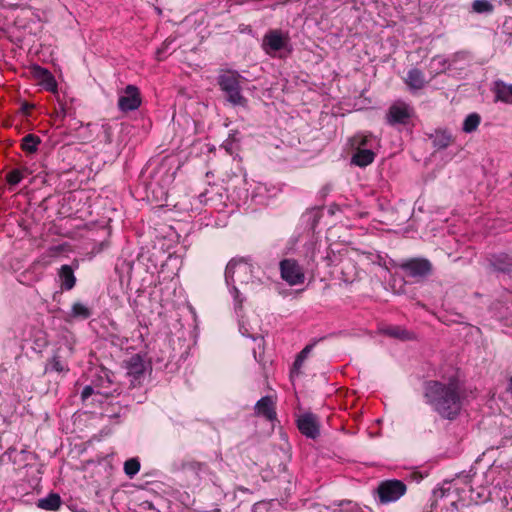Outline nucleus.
Listing matches in <instances>:
<instances>
[{"mask_svg":"<svg viewBox=\"0 0 512 512\" xmlns=\"http://www.w3.org/2000/svg\"><path fill=\"white\" fill-rule=\"evenodd\" d=\"M407 491L406 484L397 479L384 480L377 488L379 501L388 504L399 500Z\"/></svg>","mask_w":512,"mask_h":512,"instance_id":"nucleus-4","label":"nucleus"},{"mask_svg":"<svg viewBox=\"0 0 512 512\" xmlns=\"http://www.w3.org/2000/svg\"><path fill=\"white\" fill-rule=\"evenodd\" d=\"M97 393L96 387L91 383V385H87L83 388L81 393V398L83 401L87 400L91 395Z\"/></svg>","mask_w":512,"mask_h":512,"instance_id":"nucleus-32","label":"nucleus"},{"mask_svg":"<svg viewBox=\"0 0 512 512\" xmlns=\"http://www.w3.org/2000/svg\"><path fill=\"white\" fill-rule=\"evenodd\" d=\"M300 432L308 438L315 439L319 435V422L312 413H306L297 420Z\"/></svg>","mask_w":512,"mask_h":512,"instance_id":"nucleus-12","label":"nucleus"},{"mask_svg":"<svg viewBox=\"0 0 512 512\" xmlns=\"http://www.w3.org/2000/svg\"><path fill=\"white\" fill-rule=\"evenodd\" d=\"M378 145V139L371 133H358L352 138V146L355 148L373 149Z\"/></svg>","mask_w":512,"mask_h":512,"instance_id":"nucleus-16","label":"nucleus"},{"mask_svg":"<svg viewBox=\"0 0 512 512\" xmlns=\"http://www.w3.org/2000/svg\"><path fill=\"white\" fill-rule=\"evenodd\" d=\"M33 107V105H30L28 103H24L21 107L22 111L24 113H28V111Z\"/></svg>","mask_w":512,"mask_h":512,"instance_id":"nucleus-37","label":"nucleus"},{"mask_svg":"<svg viewBox=\"0 0 512 512\" xmlns=\"http://www.w3.org/2000/svg\"><path fill=\"white\" fill-rule=\"evenodd\" d=\"M405 83L411 90H420L427 83L424 73L417 69H410L405 78Z\"/></svg>","mask_w":512,"mask_h":512,"instance_id":"nucleus-14","label":"nucleus"},{"mask_svg":"<svg viewBox=\"0 0 512 512\" xmlns=\"http://www.w3.org/2000/svg\"><path fill=\"white\" fill-rule=\"evenodd\" d=\"M449 68L448 60L440 55L433 57L429 63V73L431 78L445 72Z\"/></svg>","mask_w":512,"mask_h":512,"instance_id":"nucleus-19","label":"nucleus"},{"mask_svg":"<svg viewBox=\"0 0 512 512\" xmlns=\"http://www.w3.org/2000/svg\"><path fill=\"white\" fill-rule=\"evenodd\" d=\"M41 139L34 134H27L21 140V148L28 154H34L38 150Z\"/></svg>","mask_w":512,"mask_h":512,"instance_id":"nucleus-23","label":"nucleus"},{"mask_svg":"<svg viewBox=\"0 0 512 512\" xmlns=\"http://www.w3.org/2000/svg\"><path fill=\"white\" fill-rule=\"evenodd\" d=\"M18 170H22V176L24 177L25 175H29L32 173V171L28 168V167H22V168H19Z\"/></svg>","mask_w":512,"mask_h":512,"instance_id":"nucleus-38","label":"nucleus"},{"mask_svg":"<svg viewBox=\"0 0 512 512\" xmlns=\"http://www.w3.org/2000/svg\"><path fill=\"white\" fill-rule=\"evenodd\" d=\"M496 100L512 104V84L507 85L502 81L495 83Z\"/></svg>","mask_w":512,"mask_h":512,"instance_id":"nucleus-20","label":"nucleus"},{"mask_svg":"<svg viewBox=\"0 0 512 512\" xmlns=\"http://www.w3.org/2000/svg\"><path fill=\"white\" fill-rule=\"evenodd\" d=\"M490 265L496 271L510 272L512 270V258L507 254L493 255L490 259Z\"/></svg>","mask_w":512,"mask_h":512,"instance_id":"nucleus-18","label":"nucleus"},{"mask_svg":"<svg viewBox=\"0 0 512 512\" xmlns=\"http://www.w3.org/2000/svg\"><path fill=\"white\" fill-rule=\"evenodd\" d=\"M426 401L442 418L453 420L462 409L464 392L460 381L451 377L445 381H429L425 385Z\"/></svg>","mask_w":512,"mask_h":512,"instance_id":"nucleus-1","label":"nucleus"},{"mask_svg":"<svg viewBox=\"0 0 512 512\" xmlns=\"http://www.w3.org/2000/svg\"><path fill=\"white\" fill-rule=\"evenodd\" d=\"M281 277L290 286L303 284L305 273L303 268L294 259H284L280 262Z\"/></svg>","mask_w":512,"mask_h":512,"instance_id":"nucleus-8","label":"nucleus"},{"mask_svg":"<svg viewBox=\"0 0 512 512\" xmlns=\"http://www.w3.org/2000/svg\"><path fill=\"white\" fill-rule=\"evenodd\" d=\"M375 153L371 149L356 148L352 157V163L359 167H366L374 161Z\"/></svg>","mask_w":512,"mask_h":512,"instance_id":"nucleus-17","label":"nucleus"},{"mask_svg":"<svg viewBox=\"0 0 512 512\" xmlns=\"http://www.w3.org/2000/svg\"><path fill=\"white\" fill-rule=\"evenodd\" d=\"M311 346H306L300 353L299 355L297 356L298 358H301L302 360L305 361V359L307 358L310 350H311Z\"/></svg>","mask_w":512,"mask_h":512,"instance_id":"nucleus-35","label":"nucleus"},{"mask_svg":"<svg viewBox=\"0 0 512 512\" xmlns=\"http://www.w3.org/2000/svg\"><path fill=\"white\" fill-rule=\"evenodd\" d=\"M34 70H35V74L38 77L42 78L47 90L53 91L56 89V86H57L56 81L53 78L52 74L47 69L37 66V67H35Z\"/></svg>","mask_w":512,"mask_h":512,"instance_id":"nucleus-24","label":"nucleus"},{"mask_svg":"<svg viewBox=\"0 0 512 512\" xmlns=\"http://www.w3.org/2000/svg\"><path fill=\"white\" fill-rule=\"evenodd\" d=\"M240 79L242 76L232 70L224 71L218 76L221 90L225 92L227 100L235 106H245L247 103L246 98L241 94Z\"/></svg>","mask_w":512,"mask_h":512,"instance_id":"nucleus-3","label":"nucleus"},{"mask_svg":"<svg viewBox=\"0 0 512 512\" xmlns=\"http://www.w3.org/2000/svg\"><path fill=\"white\" fill-rule=\"evenodd\" d=\"M399 267L406 276L417 281L426 278L432 272V264L426 258H411L401 262Z\"/></svg>","mask_w":512,"mask_h":512,"instance_id":"nucleus-6","label":"nucleus"},{"mask_svg":"<svg viewBox=\"0 0 512 512\" xmlns=\"http://www.w3.org/2000/svg\"><path fill=\"white\" fill-rule=\"evenodd\" d=\"M59 280L61 284V288L63 290H71L76 284V277L74 275V271L69 265H62L59 269Z\"/></svg>","mask_w":512,"mask_h":512,"instance_id":"nucleus-15","label":"nucleus"},{"mask_svg":"<svg viewBox=\"0 0 512 512\" xmlns=\"http://www.w3.org/2000/svg\"><path fill=\"white\" fill-rule=\"evenodd\" d=\"M68 114L66 106L62 103L59 104V108L56 110V115L64 118Z\"/></svg>","mask_w":512,"mask_h":512,"instance_id":"nucleus-34","label":"nucleus"},{"mask_svg":"<svg viewBox=\"0 0 512 512\" xmlns=\"http://www.w3.org/2000/svg\"><path fill=\"white\" fill-rule=\"evenodd\" d=\"M304 360H302L301 358H296L295 362H294V365H293V371H297L301 368L302 364H303Z\"/></svg>","mask_w":512,"mask_h":512,"instance_id":"nucleus-36","label":"nucleus"},{"mask_svg":"<svg viewBox=\"0 0 512 512\" xmlns=\"http://www.w3.org/2000/svg\"><path fill=\"white\" fill-rule=\"evenodd\" d=\"M140 470V462L136 458H131L124 463V471L127 476L132 478Z\"/></svg>","mask_w":512,"mask_h":512,"instance_id":"nucleus-28","label":"nucleus"},{"mask_svg":"<svg viewBox=\"0 0 512 512\" xmlns=\"http://www.w3.org/2000/svg\"><path fill=\"white\" fill-rule=\"evenodd\" d=\"M22 179V170L14 169L6 175V180L10 185H17Z\"/></svg>","mask_w":512,"mask_h":512,"instance_id":"nucleus-30","label":"nucleus"},{"mask_svg":"<svg viewBox=\"0 0 512 512\" xmlns=\"http://www.w3.org/2000/svg\"><path fill=\"white\" fill-rule=\"evenodd\" d=\"M239 330H240V332H241V334H242L243 336L250 337V338H252L253 340H256V339H257V335H256L255 333L251 332V331H250V330L245 326V324H244L243 322L240 324V328H239Z\"/></svg>","mask_w":512,"mask_h":512,"instance_id":"nucleus-33","label":"nucleus"},{"mask_svg":"<svg viewBox=\"0 0 512 512\" xmlns=\"http://www.w3.org/2000/svg\"><path fill=\"white\" fill-rule=\"evenodd\" d=\"M255 413L264 417L269 421L276 419L275 402L272 397L265 396L257 401L255 405Z\"/></svg>","mask_w":512,"mask_h":512,"instance_id":"nucleus-13","label":"nucleus"},{"mask_svg":"<svg viewBox=\"0 0 512 512\" xmlns=\"http://www.w3.org/2000/svg\"><path fill=\"white\" fill-rule=\"evenodd\" d=\"M252 273L253 267L246 259H232L226 266L225 282L228 286L232 287L234 300L239 307L242 305L243 299L240 298V293L235 283L248 284L252 278Z\"/></svg>","mask_w":512,"mask_h":512,"instance_id":"nucleus-2","label":"nucleus"},{"mask_svg":"<svg viewBox=\"0 0 512 512\" xmlns=\"http://www.w3.org/2000/svg\"><path fill=\"white\" fill-rule=\"evenodd\" d=\"M92 384L97 389V394L110 396L116 391L113 381V373L104 367H97L92 374Z\"/></svg>","mask_w":512,"mask_h":512,"instance_id":"nucleus-7","label":"nucleus"},{"mask_svg":"<svg viewBox=\"0 0 512 512\" xmlns=\"http://www.w3.org/2000/svg\"><path fill=\"white\" fill-rule=\"evenodd\" d=\"M51 368L57 372H63L67 370V365L57 356H54L51 361Z\"/></svg>","mask_w":512,"mask_h":512,"instance_id":"nucleus-31","label":"nucleus"},{"mask_svg":"<svg viewBox=\"0 0 512 512\" xmlns=\"http://www.w3.org/2000/svg\"><path fill=\"white\" fill-rule=\"evenodd\" d=\"M384 335L399 340H409L412 338V333L407 331L401 326H387L381 329Z\"/></svg>","mask_w":512,"mask_h":512,"instance_id":"nucleus-21","label":"nucleus"},{"mask_svg":"<svg viewBox=\"0 0 512 512\" xmlns=\"http://www.w3.org/2000/svg\"><path fill=\"white\" fill-rule=\"evenodd\" d=\"M126 370L127 375L131 377V384L136 385V383H140L141 379L144 377L146 371V365L143 358L135 354L131 356L126 361Z\"/></svg>","mask_w":512,"mask_h":512,"instance_id":"nucleus-11","label":"nucleus"},{"mask_svg":"<svg viewBox=\"0 0 512 512\" xmlns=\"http://www.w3.org/2000/svg\"><path fill=\"white\" fill-rule=\"evenodd\" d=\"M141 105L139 89L134 85H127L123 94L119 96L118 108L122 112H129L138 109Z\"/></svg>","mask_w":512,"mask_h":512,"instance_id":"nucleus-9","label":"nucleus"},{"mask_svg":"<svg viewBox=\"0 0 512 512\" xmlns=\"http://www.w3.org/2000/svg\"><path fill=\"white\" fill-rule=\"evenodd\" d=\"M288 43V36L284 34L281 30H270L268 31L263 38V48L267 53L276 52L283 48Z\"/></svg>","mask_w":512,"mask_h":512,"instance_id":"nucleus-10","label":"nucleus"},{"mask_svg":"<svg viewBox=\"0 0 512 512\" xmlns=\"http://www.w3.org/2000/svg\"><path fill=\"white\" fill-rule=\"evenodd\" d=\"M61 505V498L56 493H51L47 497L39 499L37 506L44 510L55 511Z\"/></svg>","mask_w":512,"mask_h":512,"instance_id":"nucleus-22","label":"nucleus"},{"mask_svg":"<svg viewBox=\"0 0 512 512\" xmlns=\"http://www.w3.org/2000/svg\"><path fill=\"white\" fill-rule=\"evenodd\" d=\"M453 142V137L448 131H437L434 137V145L440 149L448 147Z\"/></svg>","mask_w":512,"mask_h":512,"instance_id":"nucleus-27","label":"nucleus"},{"mask_svg":"<svg viewBox=\"0 0 512 512\" xmlns=\"http://www.w3.org/2000/svg\"><path fill=\"white\" fill-rule=\"evenodd\" d=\"M413 115L414 109L410 104L397 100L388 108L386 122L391 126L406 125Z\"/></svg>","mask_w":512,"mask_h":512,"instance_id":"nucleus-5","label":"nucleus"},{"mask_svg":"<svg viewBox=\"0 0 512 512\" xmlns=\"http://www.w3.org/2000/svg\"><path fill=\"white\" fill-rule=\"evenodd\" d=\"M508 390L511 392L512 394V378L510 379L509 381V385H508Z\"/></svg>","mask_w":512,"mask_h":512,"instance_id":"nucleus-39","label":"nucleus"},{"mask_svg":"<svg viewBox=\"0 0 512 512\" xmlns=\"http://www.w3.org/2000/svg\"><path fill=\"white\" fill-rule=\"evenodd\" d=\"M472 8L476 13H491L494 7L488 0H475Z\"/></svg>","mask_w":512,"mask_h":512,"instance_id":"nucleus-29","label":"nucleus"},{"mask_svg":"<svg viewBox=\"0 0 512 512\" xmlns=\"http://www.w3.org/2000/svg\"><path fill=\"white\" fill-rule=\"evenodd\" d=\"M90 316H91V311L86 305H84L80 302H75L72 305L70 317L79 318V319H87Z\"/></svg>","mask_w":512,"mask_h":512,"instance_id":"nucleus-26","label":"nucleus"},{"mask_svg":"<svg viewBox=\"0 0 512 512\" xmlns=\"http://www.w3.org/2000/svg\"><path fill=\"white\" fill-rule=\"evenodd\" d=\"M480 122V115L477 113H471L465 118L462 129L465 133L474 132L478 128Z\"/></svg>","mask_w":512,"mask_h":512,"instance_id":"nucleus-25","label":"nucleus"}]
</instances>
